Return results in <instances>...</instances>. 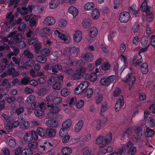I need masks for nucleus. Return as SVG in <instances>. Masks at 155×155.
Wrapping results in <instances>:
<instances>
[{
    "label": "nucleus",
    "mask_w": 155,
    "mask_h": 155,
    "mask_svg": "<svg viewBox=\"0 0 155 155\" xmlns=\"http://www.w3.org/2000/svg\"><path fill=\"white\" fill-rule=\"evenodd\" d=\"M22 34L21 33H19L15 35L13 37L14 41L16 43L19 41L22 38Z\"/></svg>",
    "instance_id": "50"
},
{
    "label": "nucleus",
    "mask_w": 155,
    "mask_h": 155,
    "mask_svg": "<svg viewBox=\"0 0 155 155\" xmlns=\"http://www.w3.org/2000/svg\"><path fill=\"white\" fill-rule=\"evenodd\" d=\"M24 140L26 141L30 142L33 139L31 133H26L24 137Z\"/></svg>",
    "instance_id": "39"
},
{
    "label": "nucleus",
    "mask_w": 155,
    "mask_h": 155,
    "mask_svg": "<svg viewBox=\"0 0 155 155\" xmlns=\"http://www.w3.org/2000/svg\"><path fill=\"white\" fill-rule=\"evenodd\" d=\"M51 87L48 85L44 86L38 91L39 95L43 96L47 94L51 90Z\"/></svg>",
    "instance_id": "8"
},
{
    "label": "nucleus",
    "mask_w": 155,
    "mask_h": 155,
    "mask_svg": "<svg viewBox=\"0 0 155 155\" xmlns=\"http://www.w3.org/2000/svg\"><path fill=\"white\" fill-rule=\"evenodd\" d=\"M38 42V39L36 38H32L28 39V43L30 45L36 44Z\"/></svg>",
    "instance_id": "53"
},
{
    "label": "nucleus",
    "mask_w": 155,
    "mask_h": 155,
    "mask_svg": "<svg viewBox=\"0 0 155 155\" xmlns=\"http://www.w3.org/2000/svg\"><path fill=\"white\" fill-rule=\"evenodd\" d=\"M62 67L61 64H57L51 67V69L54 74H55L58 71L62 69Z\"/></svg>",
    "instance_id": "22"
},
{
    "label": "nucleus",
    "mask_w": 155,
    "mask_h": 155,
    "mask_svg": "<svg viewBox=\"0 0 155 155\" xmlns=\"http://www.w3.org/2000/svg\"><path fill=\"white\" fill-rule=\"evenodd\" d=\"M35 114L37 117L41 118L44 116V113L42 110H38L35 111Z\"/></svg>",
    "instance_id": "40"
},
{
    "label": "nucleus",
    "mask_w": 155,
    "mask_h": 155,
    "mask_svg": "<svg viewBox=\"0 0 155 155\" xmlns=\"http://www.w3.org/2000/svg\"><path fill=\"white\" fill-rule=\"evenodd\" d=\"M56 133V131L52 129H48L46 130V134L50 137H54Z\"/></svg>",
    "instance_id": "28"
},
{
    "label": "nucleus",
    "mask_w": 155,
    "mask_h": 155,
    "mask_svg": "<svg viewBox=\"0 0 155 155\" xmlns=\"http://www.w3.org/2000/svg\"><path fill=\"white\" fill-rule=\"evenodd\" d=\"M148 38L147 36H144L142 38L141 40V45L145 46L147 45L148 41Z\"/></svg>",
    "instance_id": "51"
},
{
    "label": "nucleus",
    "mask_w": 155,
    "mask_h": 155,
    "mask_svg": "<svg viewBox=\"0 0 155 155\" xmlns=\"http://www.w3.org/2000/svg\"><path fill=\"white\" fill-rule=\"evenodd\" d=\"M140 9L143 12H145L150 9V7L148 6L146 0H144L142 3Z\"/></svg>",
    "instance_id": "23"
},
{
    "label": "nucleus",
    "mask_w": 155,
    "mask_h": 155,
    "mask_svg": "<svg viewBox=\"0 0 155 155\" xmlns=\"http://www.w3.org/2000/svg\"><path fill=\"white\" fill-rule=\"evenodd\" d=\"M69 12L72 14L73 18L75 17L78 14V11L75 7L72 6L68 8Z\"/></svg>",
    "instance_id": "14"
},
{
    "label": "nucleus",
    "mask_w": 155,
    "mask_h": 155,
    "mask_svg": "<svg viewBox=\"0 0 155 155\" xmlns=\"http://www.w3.org/2000/svg\"><path fill=\"white\" fill-rule=\"evenodd\" d=\"M54 34L55 35H58L59 38L65 41H68L69 38L68 36H66L64 34H61L57 30L54 31Z\"/></svg>",
    "instance_id": "13"
},
{
    "label": "nucleus",
    "mask_w": 155,
    "mask_h": 155,
    "mask_svg": "<svg viewBox=\"0 0 155 155\" xmlns=\"http://www.w3.org/2000/svg\"><path fill=\"white\" fill-rule=\"evenodd\" d=\"M67 24V21L64 19H62L59 21L58 25L60 27L65 26Z\"/></svg>",
    "instance_id": "59"
},
{
    "label": "nucleus",
    "mask_w": 155,
    "mask_h": 155,
    "mask_svg": "<svg viewBox=\"0 0 155 155\" xmlns=\"http://www.w3.org/2000/svg\"><path fill=\"white\" fill-rule=\"evenodd\" d=\"M84 124L83 120H80L74 126V130L76 132H79L83 127Z\"/></svg>",
    "instance_id": "17"
},
{
    "label": "nucleus",
    "mask_w": 155,
    "mask_h": 155,
    "mask_svg": "<svg viewBox=\"0 0 155 155\" xmlns=\"http://www.w3.org/2000/svg\"><path fill=\"white\" fill-rule=\"evenodd\" d=\"M12 12H10L7 14L5 22L7 25H8L9 24H11L14 20V16L12 14Z\"/></svg>",
    "instance_id": "12"
},
{
    "label": "nucleus",
    "mask_w": 155,
    "mask_h": 155,
    "mask_svg": "<svg viewBox=\"0 0 155 155\" xmlns=\"http://www.w3.org/2000/svg\"><path fill=\"white\" fill-rule=\"evenodd\" d=\"M83 58L86 61L91 62L93 59L94 55L91 53H87L84 55Z\"/></svg>",
    "instance_id": "25"
},
{
    "label": "nucleus",
    "mask_w": 155,
    "mask_h": 155,
    "mask_svg": "<svg viewBox=\"0 0 155 155\" xmlns=\"http://www.w3.org/2000/svg\"><path fill=\"white\" fill-rule=\"evenodd\" d=\"M69 93V91L68 89L65 88L62 89L61 91V95L64 97L67 96Z\"/></svg>",
    "instance_id": "54"
},
{
    "label": "nucleus",
    "mask_w": 155,
    "mask_h": 155,
    "mask_svg": "<svg viewBox=\"0 0 155 155\" xmlns=\"http://www.w3.org/2000/svg\"><path fill=\"white\" fill-rule=\"evenodd\" d=\"M68 50L71 54L77 53V51L79 50V48L73 47L71 48H69Z\"/></svg>",
    "instance_id": "64"
},
{
    "label": "nucleus",
    "mask_w": 155,
    "mask_h": 155,
    "mask_svg": "<svg viewBox=\"0 0 155 155\" xmlns=\"http://www.w3.org/2000/svg\"><path fill=\"white\" fill-rule=\"evenodd\" d=\"M89 85V83L87 81L83 82L76 88L74 91L75 93L78 95L84 92V90L87 88Z\"/></svg>",
    "instance_id": "2"
},
{
    "label": "nucleus",
    "mask_w": 155,
    "mask_h": 155,
    "mask_svg": "<svg viewBox=\"0 0 155 155\" xmlns=\"http://www.w3.org/2000/svg\"><path fill=\"white\" fill-rule=\"evenodd\" d=\"M126 150L123 148H121L117 152H114L110 155H126Z\"/></svg>",
    "instance_id": "27"
},
{
    "label": "nucleus",
    "mask_w": 155,
    "mask_h": 155,
    "mask_svg": "<svg viewBox=\"0 0 155 155\" xmlns=\"http://www.w3.org/2000/svg\"><path fill=\"white\" fill-rule=\"evenodd\" d=\"M50 34V29L48 28H45L40 31V35L42 37H45Z\"/></svg>",
    "instance_id": "16"
},
{
    "label": "nucleus",
    "mask_w": 155,
    "mask_h": 155,
    "mask_svg": "<svg viewBox=\"0 0 155 155\" xmlns=\"http://www.w3.org/2000/svg\"><path fill=\"white\" fill-rule=\"evenodd\" d=\"M37 133L41 137H43L46 134V131L41 127H39L37 129Z\"/></svg>",
    "instance_id": "44"
},
{
    "label": "nucleus",
    "mask_w": 155,
    "mask_h": 155,
    "mask_svg": "<svg viewBox=\"0 0 155 155\" xmlns=\"http://www.w3.org/2000/svg\"><path fill=\"white\" fill-rule=\"evenodd\" d=\"M16 98L14 96H10L7 97L6 98V102L8 104L14 102L16 100Z\"/></svg>",
    "instance_id": "48"
},
{
    "label": "nucleus",
    "mask_w": 155,
    "mask_h": 155,
    "mask_svg": "<svg viewBox=\"0 0 155 155\" xmlns=\"http://www.w3.org/2000/svg\"><path fill=\"white\" fill-rule=\"evenodd\" d=\"M32 152L30 148H27L22 150L21 151V155H32Z\"/></svg>",
    "instance_id": "38"
},
{
    "label": "nucleus",
    "mask_w": 155,
    "mask_h": 155,
    "mask_svg": "<svg viewBox=\"0 0 155 155\" xmlns=\"http://www.w3.org/2000/svg\"><path fill=\"white\" fill-rule=\"evenodd\" d=\"M129 9L130 13L133 15L137 14L138 12L139 11L138 10H136L134 7V6L129 7Z\"/></svg>",
    "instance_id": "61"
},
{
    "label": "nucleus",
    "mask_w": 155,
    "mask_h": 155,
    "mask_svg": "<svg viewBox=\"0 0 155 155\" xmlns=\"http://www.w3.org/2000/svg\"><path fill=\"white\" fill-rule=\"evenodd\" d=\"M83 61L81 60H80L79 61H77L74 60H69L68 61L67 63L68 64L71 66H75L78 63H79L80 64H81L82 65H84V62L83 63L82 62Z\"/></svg>",
    "instance_id": "24"
},
{
    "label": "nucleus",
    "mask_w": 155,
    "mask_h": 155,
    "mask_svg": "<svg viewBox=\"0 0 155 155\" xmlns=\"http://www.w3.org/2000/svg\"><path fill=\"white\" fill-rule=\"evenodd\" d=\"M135 137L136 141H138L142 136L143 129L140 127H137L134 130Z\"/></svg>",
    "instance_id": "9"
},
{
    "label": "nucleus",
    "mask_w": 155,
    "mask_h": 155,
    "mask_svg": "<svg viewBox=\"0 0 155 155\" xmlns=\"http://www.w3.org/2000/svg\"><path fill=\"white\" fill-rule=\"evenodd\" d=\"M35 59L37 62L43 64L45 63L47 61V58L39 55L36 56Z\"/></svg>",
    "instance_id": "26"
},
{
    "label": "nucleus",
    "mask_w": 155,
    "mask_h": 155,
    "mask_svg": "<svg viewBox=\"0 0 155 155\" xmlns=\"http://www.w3.org/2000/svg\"><path fill=\"white\" fill-rule=\"evenodd\" d=\"M155 132L153 130L150 129L148 128L146 130V132L145 133V136L147 137H151L154 134Z\"/></svg>",
    "instance_id": "35"
},
{
    "label": "nucleus",
    "mask_w": 155,
    "mask_h": 155,
    "mask_svg": "<svg viewBox=\"0 0 155 155\" xmlns=\"http://www.w3.org/2000/svg\"><path fill=\"white\" fill-rule=\"evenodd\" d=\"M72 121L70 119H68L64 121L62 124V127L65 128H69L71 126Z\"/></svg>",
    "instance_id": "32"
},
{
    "label": "nucleus",
    "mask_w": 155,
    "mask_h": 155,
    "mask_svg": "<svg viewBox=\"0 0 155 155\" xmlns=\"http://www.w3.org/2000/svg\"><path fill=\"white\" fill-rule=\"evenodd\" d=\"M91 22V19L89 18L84 19L82 22L83 26L85 28H89L90 27Z\"/></svg>",
    "instance_id": "19"
},
{
    "label": "nucleus",
    "mask_w": 155,
    "mask_h": 155,
    "mask_svg": "<svg viewBox=\"0 0 155 155\" xmlns=\"http://www.w3.org/2000/svg\"><path fill=\"white\" fill-rule=\"evenodd\" d=\"M19 0H8V6H10L12 5L15 3L14 7L16 8L18 5V3Z\"/></svg>",
    "instance_id": "47"
},
{
    "label": "nucleus",
    "mask_w": 155,
    "mask_h": 155,
    "mask_svg": "<svg viewBox=\"0 0 155 155\" xmlns=\"http://www.w3.org/2000/svg\"><path fill=\"white\" fill-rule=\"evenodd\" d=\"M140 67L141 71L143 74H146L147 72L148 69V64L147 63H143L141 65Z\"/></svg>",
    "instance_id": "34"
},
{
    "label": "nucleus",
    "mask_w": 155,
    "mask_h": 155,
    "mask_svg": "<svg viewBox=\"0 0 155 155\" xmlns=\"http://www.w3.org/2000/svg\"><path fill=\"white\" fill-rule=\"evenodd\" d=\"M128 148L127 154L129 155H134L136 153L137 150L136 147L133 146V144L131 142H129L126 145Z\"/></svg>",
    "instance_id": "5"
},
{
    "label": "nucleus",
    "mask_w": 155,
    "mask_h": 155,
    "mask_svg": "<svg viewBox=\"0 0 155 155\" xmlns=\"http://www.w3.org/2000/svg\"><path fill=\"white\" fill-rule=\"evenodd\" d=\"M96 143L100 144V147L102 148L106 145V142L104 141V138L103 136H100L96 140Z\"/></svg>",
    "instance_id": "15"
},
{
    "label": "nucleus",
    "mask_w": 155,
    "mask_h": 155,
    "mask_svg": "<svg viewBox=\"0 0 155 155\" xmlns=\"http://www.w3.org/2000/svg\"><path fill=\"white\" fill-rule=\"evenodd\" d=\"M56 80V77L54 76H51L48 79L47 82L49 85H51L53 83L55 82Z\"/></svg>",
    "instance_id": "56"
},
{
    "label": "nucleus",
    "mask_w": 155,
    "mask_h": 155,
    "mask_svg": "<svg viewBox=\"0 0 155 155\" xmlns=\"http://www.w3.org/2000/svg\"><path fill=\"white\" fill-rule=\"evenodd\" d=\"M24 55L28 58H34V55L32 53L28 50H26L23 52Z\"/></svg>",
    "instance_id": "42"
},
{
    "label": "nucleus",
    "mask_w": 155,
    "mask_h": 155,
    "mask_svg": "<svg viewBox=\"0 0 155 155\" xmlns=\"http://www.w3.org/2000/svg\"><path fill=\"white\" fill-rule=\"evenodd\" d=\"M16 143L15 140L14 139H11L9 140L8 144L12 147H14L16 145Z\"/></svg>",
    "instance_id": "62"
},
{
    "label": "nucleus",
    "mask_w": 155,
    "mask_h": 155,
    "mask_svg": "<svg viewBox=\"0 0 155 155\" xmlns=\"http://www.w3.org/2000/svg\"><path fill=\"white\" fill-rule=\"evenodd\" d=\"M55 22L56 20L53 17L49 16L45 18L43 23L44 25L50 26L54 25Z\"/></svg>",
    "instance_id": "4"
},
{
    "label": "nucleus",
    "mask_w": 155,
    "mask_h": 155,
    "mask_svg": "<svg viewBox=\"0 0 155 155\" xmlns=\"http://www.w3.org/2000/svg\"><path fill=\"white\" fill-rule=\"evenodd\" d=\"M94 6V3L92 2H88L86 3L84 5V8L87 11L91 10Z\"/></svg>",
    "instance_id": "37"
},
{
    "label": "nucleus",
    "mask_w": 155,
    "mask_h": 155,
    "mask_svg": "<svg viewBox=\"0 0 155 155\" xmlns=\"http://www.w3.org/2000/svg\"><path fill=\"white\" fill-rule=\"evenodd\" d=\"M61 83L59 81H57L53 85L52 88L54 90H59L61 88Z\"/></svg>",
    "instance_id": "49"
},
{
    "label": "nucleus",
    "mask_w": 155,
    "mask_h": 155,
    "mask_svg": "<svg viewBox=\"0 0 155 155\" xmlns=\"http://www.w3.org/2000/svg\"><path fill=\"white\" fill-rule=\"evenodd\" d=\"M61 152L64 155H70L72 153V150L70 148L66 147L62 148Z\"/></svg>",
    "instance_id": "30"
},
{
    "label": "nucleus",
    "mask_w": 155,
    "mask_h": 155,
    "mask_svg": "<svg viewBox=\"0 0 155 155\" xmlns=\"http://www.w3.org/2000/svg\"><path fill=\"white\" fill-rule=\"evenodd\" d=\"M110 64L107 62L103 63L101 66V68L104 71H107L110 69Z\"/></svg>",
    "instance_id": "46"
},
{
    "label": "nucleus",
    "mask_w": 155,
    "mask_h": 155,
    "mask_svg": "<svg viewBox=\"0 0 155 155\" xmlns=\"http://www.w3.org/2000/svg\"><path fill=\"white\" fill-rule=\"evenodd\" d=\"M32 5H29L28 7L25 6H22L21 9L18 11L22 15H25L29 13L32 12Z\"/></svg>",
    "instance_id": "10"
},
{
    "label": "nucleus",
    "mask_w": 155,
    "mask_h": 155,
    "mask_svg": "<svg viewBox=\"0 0 155 155\" xmlns=\"http://www.w3.org/2000/svg\"><path fill=\"white\" fill-rule=\"evenodd\" d=\"M2 85L3 86H6L7 88H10L11 86V84L9 82L8 79H5L3 81Z\"/></svg>",
    "instance_id": "45"
},
{
    "label": "nucleus",
    "mask_w": 155,
    "mask_h": 155,
    "mask_svg": "<svg viewBox=\"0 0 155 155\" xmlns=\"http://www.w3.org/2000/svg\"><path fill=\"white\" fill-rule=\"evenodd\" d=\"M93 90L91 88L88 89L85 92V95L88 98L91 97L93 93Z\"/></svg>",
    "instance_id": "55"
},
{
    "label": "nucleus",
    "mask_w": 155,
    "mask_h": 155,
    "mask_svg": "<svg viewBox=\"0 0 155 155\" xmlns=\"http://www.w3.org/2000/svg\"><path fill=\"white\" fill-rule=\"evenodd\" d=\"M130 17L129 12L125 11L120 14L119 17V20L121 22L126 23L129 20Z\"/></svg>",
    "instance_id": "6"
},
{
    "label": "nucleus",
    "mask_w": 155,
    "mask_h": 155,
    "mask_svg": "<svg viewBox=\"0 0 155 155\" xmlns=\"http://www.w3.org/2000/svg\"><path fill=\"white\" fill-rule=\"evenodd\" d=\"M136 80L135 77L131 73H130L126 76L124 79L125 83L129 84V87H132Z\"/></svg>",
    "instance_id": "3"
},
{
    "label": "nucleus",
    "mask_w": 155,
    "mask_h": 155,
    "mask_svg": "<svg viewBox=\"0 0 155 155\" xmlns=\"http://www.w3.org/2000/svg\"><path fill=\"white\" fill-rule=\"evenodd\" d=\"M91 15L93 19L96 20L98 19L100 16L99 11L97 9H94L92 12Z\"/></svg>",
    "instance_id": "21"
},
{
    "label": "nucleus",
    "mask_w": 155,
    "mask_h": 155,
    "mask_svg": "<svg viewBox=\"0 0 155 155\" xmlns=\"http://www.w3.org/2000/svg\"><path fill=\"white\" fill-rule=\"evenodd\" d=\"M62 99L61 97H56L52 101L55 104H57L61 103Z\"/></svg>",
    "instance_id": "58"
},
{
    "label": "nucleus",
    "mask_w": 155,
    "mask_h": 155,
    "mask_svg": "<svg viewBox=\"0 0 155 155\" xmlns=\"http://www.w3.org/2000/svg\"><path fill=\"white\" fill-rule=\"evenodd\" d=\"M24 107L23 106L17 108L15 110V113L18 115H19L23 113L24 111Z\"/></svg>",
    "instance_id": "57"
},
{
    "label": "nucleus",
    "mask_w": 155,
    "mask_h": 155,
    "mask_svg": "<svg viewBox=\"0 0 155 155\" xmlns=\"http://www.w3.org/2000/svg\"><path fill=\"white\" fill-rule=\"evenodd\" d=\"M107 104L105 103L102 105V108L101 112V116L104 115V113L107 110Z\"/></svg>",
    "instance_id": "60"
},
{
    "label": "nucleus",
    "mask_w": 155,
    "mask_h": 155,
    "mask_svg": "<svg viewBox=\"0 0 155 155\" xmlns=\"http://www.w3.org/2000/svg\"><path fill=\"white\" fill-rule=\"evenodd\" d=\"M73 39L74 41L78 43L82 39V33L79 31H76L74 35Z\"/></svg>",
    "instance_id": "11"
},
{
    "label": "nucleus",
    "mask_w": 155,
    "mask_h": 155,
    "mask_svg": "<svg viewBox=\"0 0 155 155\" xmlns=\"http://www.w3.org/2000/svg\"><path fill=\"white\" fill-rule=\"evenodd\" d=\"M51 51L48 48L42 49L41 51V54L43 56L48 57L50 54Z\"/></svg>",
    "instance_id": "31"
},
{
    "label": "nucleus",
    "mask_w": 155,
    "mask_h": 155,
    "mask_svg": "<svg viewBox=\"0 0 155 155\" xmlns=\"http://www.w3.org/2000/svg\"><path fill=\"white\" fill-rule=\"evenodd\" d=\"M89 78L90 80L92 81H94L97 79V77L95 73H92L90 75H89Z\"/></svg>",
    "instance_id": "63"
},
{
    "label": "nucleus",
    "mask_w": 155,
    "mask_h": 155,
    "mask_svg": "<svg viewBox=\"0 0 155 155\" xmlns=\"http://www.w3.org/2000/svg\"><path fill=\"white\" fill-rule=\"evenodd\" d=\"M115 79V77L113 75L107 77H103L101 79L100 83L103 86L107 87L110 84L114 83Z\"/></svg>",
    "instance_id": "1"
},
{
    "label": "nucleus",
    "mask_w": 155,
    "mask_h": 155,
    "mask_svg": "<svg viewBox=\"0 0 155 155\" xmlns=\"http://www.w3.org/2000/svg\"><path fill=\"white\" fill-rule=\"evenodd\" d=\"M124 101L123 97L120 95V98L117 101L115 104V110L118 112L121 109L124 104Z\"/></svg>",
    "instance_id": "7"
},
{
    "label": "nucleus",
    "mask_w": 155,
    "mask_h": 155,
    "mask_svg": "<svg viewBox=\"0 0 155 155\" xmlns=\"http://www.w3.org/2000/svg\"><path fill=\"white\" fill-rule=\"evenodd\" d=\"M97 28L95 27H93L91 28L89 34L92 38H94L97 36Z\"/></svg>",
    "instance_id": "29"
},
{
    "label": "nucleus",
    "mask_w": 155,
    "mask_h": 155,
    "mask_svg": "<svg viewBox=\"0 0 155 155\" xmlns=\"http://www.w3.org/2000/svg\"><path fill=\"white\" fill-rule=\"evenodd\" d=\"M59 3V0H51L49 5L51 9H54L56 8Z\"/></svg>",
    "instance_id": "20"
},
{
    "label": "nucleus",
    "mask_w": 155,
    "mask_h": 155,
    "mask_svg": "<svg viewBox=\"0 0 155 155\" xmlns=\"http://www.w3.org/2000/svg\"><path fill=\"white\" fill-rule=\"evenodd\" d=\"M46 124L49 127H56L58 126V123L54 120H49L46 122Z\"/></svg>",
    "instance_id": "18"
},
{
    "label": "nucleus",
    "mask_w": 155,
    "mask_h": 155,
    "mask_svg": "<svg viewBox=\"0 0 155 155\" xmlns=\"http://www.w3.org/2000/svg\"><path fill=\"white\" fill-rule=\"evenodd\" d=\"M35 99V97L33 95H30L25 100L26 103L29 104L32 103Z\"/></svg>",
    "instance_id": "41"
},
{
    "label": "nucleus",
    "mask_w": 155,
    "mask_h": 155,
    "mask_svg": "<svg viewBox=\"0 0 155 155\" xmlns=\"http://www.w3.org/2000/svg\"><path fill=\"white\" fill-rule=\"evenodd\" d=\"M112 139V134L111 133L107 135L104 138V141L106 142V145L110 143Z\"/></svg>",
    "instance_id": "43"
},
{
    "label": "nucleus",
    "mask_w": 155,
    "mask_h": 155,
    "mask_svg": "<svg viewBox=\"0 0 155 155\" xmlns=\"http://www.w3.org/2000/svg\"><path fill=\"white\" fill-rule=\"evenodd\" d=\"M47 106L48 107H51V111L54 114H57L59 112V110L58 108L57 107H54V105L52 104H50L49 103H47Z\"/></svg>",
    "instance_id": "33"
},
{
    "label": "nucleus",
    "mask_w": 155,
    "mask_h": 155,
    "mask_svg": "<svg viewBox=\"0 0 155 155\" xmlns=\"http://www.w3.org/2000/svg\"><path fill=\"white\" fill-rule=\"evenodd\" d=\"M35 64V61L32 59H28L25 63V65L30 67L33 66Z\"/></svg>",
    "instance_id": "52"
},
{
    "label": "nucleus",
    "mask_w": 155,
    "mask_h": 155,
    "mask_svg": "<svg viewBox=\"0 0 155 155\" xmlns=\"http://www.w3.org/2000/svg\"><path fill=\"white\" fill-rule=\"evenodd\" d=\"M68 130L67 129L63 127L61 128L59 132V136L62 137L68 135Z\"/></svg>",
    "instance_id": "36"
}]
</instances>
